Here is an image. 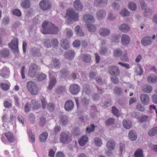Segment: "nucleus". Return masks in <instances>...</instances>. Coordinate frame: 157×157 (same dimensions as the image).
<instances>
[{
  "mask_svg": "<svg viewBox=\"0 0 157 157\" xmlns=\"http://www.w3.org/2000/svg\"><path fill=\"white\" fill-rule=\"evenodd\" d=\"M42 33L44 34H56L59 28L50 22L44 21L42 25Z\"/></svg>",
  "mask_w": 157,
  "mask_h": 157,
  "instance_id": "obj_1",
  "label": "nucleus"
},
{
  "mask_svg": "<svg viewBox=\"0 0 157 157\" xmlns=\"http://www.w3.org/2000/svg\"><path fill=\"white\" fill-rule=\"evenodd\" d=\"M27 86L32 95H35L38 93L39 89L35 83L30 81L28 83Z\"/></svg>",
  "mask_w": 157,
  "mask_h": 157,
  "instance_id": "obj_2",
  "label": "nucleus"
},
{
  "mask_svg": "<svg viewBox=\"0 0 157 157\" xmlns=\"http://www.w3.org/2000/svg\"><path fill=\"white\" fill-rule=\"evenodd\" d=\"M40 8L43 10H48L52 7L51 2L48 0H42L39 3Z\"/></svg>",
  "mask_w": 157,
  "mask_h": 157,
  "instance_id": "obj_3",
  "label": "nucleus"
},
{
  "mask_svg": "<svg viewBox=\"0 0 157 157\" xmlns=\"http://www.w3.org/2000/svg\"><path fill=\"white\" fill-rule=\"evenodd\" d=\"M66 14L69 19L75 21H77L78 19V13L73 9H69L67 11Z\"/></svg>",
  "mask_w": 157,
  "mask_h": 157,
  "instance_id": "obj_4",
  "label": "nucleus"
},
{
  "mask_svg": "<svg viewBox=\"0 0 157 157\" xmlns=\"http://www.w3.org/2000/svg\"><path fill=\"white\" fill-rule=\"evenodd\" d=\"M60 139L61 142L63 144L68 143L72 140L70 136L64 132H62L61 134Z\"/></svg>",
  "mask_w": 157,
  "mask_h": 157,
  "instance_id": "obj_5",
  "label": "nucleus"
},
{
  "mask_svg": "<svg viewBox=\"0 0 157 157\" xmlns=\"http://www.w3.org/2000/svg\"><path fill=\"white\" fill-rule=\"evenodd\" d=\"M38 67L35 64H32L29 67L28 74L32 77H35L37 73Z\"/></svg>",
  "mask_w": 157,
  "mask_h": 157,
  "instance_id": "obj_6",
  "label": "nucleus"
},
{
  "mask_svg": "<svg viewBox=\"0 0 157 157\" xmlns=\"http://www.w3.org/2000/svg\"><path fill=\"white\" fill-rule=\"evenodd\" d=\"M9 46L11 49L14 53L18 52L19 49L18 40L17 39H13L11 41L10 43L9 44Z\"/></svg>",
  "mask_w": 157,
  "mask_h": 157,
  "instance_id": "obj_7",
  "label": "nucleus"
},
{
  "mask_svg": "<svg viewBox=\"0 0 157 157\" xmlns=\"http://www.w3.org/2000/svg\"><path fill=\"white\" fill-rule=\"evenodd\" d=\"M109 73L111 75L113 76H117L120 73L119 69L116 66H110L108 68Z\"/></svg>",
  "mask_w": 157,
  "mask_h": 157,
  "instance_id": "obj_8",
  "label": "nucleus"
},
{
  "mask_svg": "<svg viewBox=\"0 0 157 157\" xmlns=\"http://www.w3.org/2000/svg\"><path fill=\"white\" fill-rule=\"evenodd\" d=\"M96 17L99 20L103 19L106 15V12L104 10H100L96 11Z\"/></svg>",
  "mask_w": 157,
  "mask_h": 157,
  "instance_id": "obj_9",
  "label": "nucleus"
},
{
  "mask_svg": "<svg viewBox=\"0 0 157 157\" xmlns=\"http://www.w3.org/2000/svg\"><path fill=\"white\" fill-rule=\"evenodd\" d=\"M4 135L7 140L10 143H12L15 141V138L14 137L13 134L10 132H6Z\"/></svg>",
  "mask_w": 157,
  "mask_h": 157,
  "instance_id": "obj_10",
  "label": "nucleus"
},
{
  "mask_svg": "<svg viewBox=\"0 0 157 157\" xmlns=\"http://www.w3.org/2000/svg\"><path fill=\"white\" fill-rule=\"evenodd\" d=\"M108 3V0H95L94 5L98 7L105 6Z\"/></svg>",
  "mask_w": 157,
  "mask_h": 157,
  "instance_id": "obj_11",
  "label": "nucleus"
},
{
  "mask_svg": "<svg viewBox=\"0 0 157 157\" xmlns=\"http://www.w3.org/2000/svg\"><path fill=\"white\" fill-rule=\"evenodd\" d=\"M70 90L72 94L74 95H76L79 92L80 90V88L77 84H74L70 86Z\"/></svg>",
  "mask_w": 157,
  "mask_h": 157,
  "instance_id": "obj_12",
  "label": "nucleus"
},
{
  "mask_svg": "<svg viewBox=\"0 0 157 157\" xmlns=\"http://www.w3.org/2000/svg\"><path fill=\"white\" fill-rule=\"evenodd\" d=\"M131 40L130 37L127 34H123L121 36V43L124 45L128 44Z\"/></svg>",
  "mask_w": 157,
  "mask_h": 157,
  "instance_id": "obj_13",
  "label": "nucleus"
},
{
  "mask_svg": "<svg viewBox=\"0 0 157 157\" xmlns=\"http://www.w3.org/2000/svg\"><path fill=\"white\" fill-rule=\"evenodd\" d=\"M75 55V53L74 51L70 49L64 53L65 57L70 60L72 59Z\"/></svg>",
  "mask_w": 157,
  "mask_h": 157,
  "instance_id": "obj_14",
  "label": "nucleus"
},
{
  "mask_svg": "<svg viewBox=\"0 0 157 157\" xmlns=\"http://www.w3.org/2000/svg\"><path fill=\"white\" fill-rule=\"evenodd\" d=\"M74 103L73 101L71 100L67 101L65 103L64 108L66 111H70L73 108Z\"/></svg>",
  "mask_w": 157,
  "mask_h": 157,
  "instance_id": "obj_15",
  "label": "nucleus"
},
{
  "mask_svg": "<svg viewBox=\"0 0 157 157\" xmlns=\"http://www.w3.org/2000/svg\"><path fill=\"white\" fill-rule=\"evenodd\" d=\"M140 100L142 103L144 105H147L149 102V98L146 94H141L140 97Z\"/></svg>",
  "mask_w": 157,
  "mask_h": 157,
  "instance_id": "obj_16",
  "label": "nucleus"
},
{
  "mask_svg": "<svg viewBox=\"0 0 157 157\" xmlns=\"http://www.w3.org/2000/svg\"><path fill=\"white\" fill-rule=\"evenodd\" d=\"M83 18L86 22L93 23L95 21V18L93 15L89 14H86L84 15Z\"/></svg>",
  "mask_w": 157,
  "mask_h": 157,
  "instance_id": "obj_17",
  "label": "nucleus"
},
{
  "mask_svg": "<svg viewBox=\"0 0 157 157\" xmlns=\"http://www.w3.org/2000/svg\"><path fill=\"white\" fill-rule=\"evenodd\" d=\"M141 42L144 46L150 45L152 43L151 37L149 36L145 37L142 39Z\"/></svg>",
  "mask_w": 157,
  "mask_h": 157,
  "instance_id": "obj_18",
  "label": "nucleus"
},
{
  "mask_svg": "<svg viewBox=\"0 0 157 157\" xmlns=\"http://www.w3.org/2000/svg\"><path fill=\"white\" fill-rule=\"evenodd\" d=\"M73 4L75 8L77 10H81L83 8V5L79 0H75Z\"/></svg>",
  "mask_w": 157,
  "mask_h": 157,
  "instance_id": "obj_19",
  "label": "nucleus"
},
{
  "mask_svg": "<svg viewBox=\"0 0 157 157\" xmlns=\"http://www.w3.org/2000/svg\"><path fill=\"white\" fill-rule=\"evenodd\" d=\"M60 45L64 49H68L69 47V44L67 40L66 39H62L60 41Z\"/></svg>",
  "mask_w": 157,
  "mask_h": 157,
  "instance_id": "obj_20",
  "label": "nucleus"
},
{
  "mask_svg": "<svg viewBox=\"0 0 157 157\" xmlns=\"http://www.w3.org/2000/svg\"><path fill=\"white\" fill-rule=\"evenodd\" d=\"M110 30L105 28H101L99 30L100 34L102 36H106L109 35Z\"/></svg>",
  "mask_w": 157,
  "mask_h": 157,
  "instance_id": "obj_21",
  "label": "nucleus"
},
{
  "mask_svg": "<svg viewBox=\"0 0 157 157\" xmlns=\"http://www.w3.org/2000/svg\"><path fill=\"white\" fill-rule=\"evenodd\" d=\"M81 58L83 62L86 63H90L91 60V56L88 54H82Z\"/></svg>",
  "mask_w": 157,
  "mask_h": 157,
  "instance_id": "obj_22",
  "label": "nucleus"
},
{
  "mask_svg": "<svg viewBox=\"0 0 157 157\" xmlns=\"http://www.w3.org/2000/svg\"><path fill=\"white\" fill-rule=\"evenodd\" d=\"M68 120L67 116L62 113L60 115V122L63 125H66Z\"/></svg>",
  "mask_w": 157,
  "mask_h": 157,
  "instance_id": "obj_23",
  "label": "nucleus"
},
{
  "mask_svg": "<svg viewBox=\"0 0 157 157\" xmlns=\"http://www.w3.org/2000/svg\"><path fill=\"white\" fill-rule=\"evenodd\" d=\"M83 94L85 93L88 95H90L91 92V90L90 89L88 84H84L83 87Z\"/></svg>",
  "mask_w": 157,
  "mask_h": 157,
  "instance_id": "obj_24",
  "label": "nucleus"
},
{
  "mask_svg": "<svg viewBox=\"0 0 157 157\" xmlns=\"http://www.w3.org/2000/svg\"><path fill=\"white\" fill-rule=\"evenodd\" d=\"M106 146L109 150L110 151L113 150L115 147V143L113 140H109L107 143Z\"/></svg>",
  "mask_w": 157,
  "mask_h": 157,
  "instance_id": "obj_25",
  "label": "nucleus"
},
{
  "mask_svg": "<svg viewBox=\"0 0 157 157\" xmlns=\"http://www.w3.org/2000/svg\"><path fill=\"white\" fill-rule=\"evenodd\" d=\"M119 29L124 32L127 33L130 30V28L126 24H123L120 25L119 27Z\"/></svg>",
  "mask_w": 157,
  "mask_h": 157,
  "instance_id": "obj_26",
  "label": "nucleus"
},
{
  "mask_svg": "<svg viewBox=\"0 0 157 157\" xmlns=\"http://www.w3.org/2000/svg\"><path fill=\"white\" fill-rule=\"evenodd\" d=\"M10 52L7 49H3L0 51V56L2 57L6 58L10 55Z\"/></svg>",
  "mask_w": 157,
  "mask_h": 157,
  "instance_id": "obj_27",
  "label": "nucleus"
},
{
  "mask_svg": "<svg viewBox=\"0 0 157 157\" xmlns=\"http://www.w3.org/2000/svg\"><path fill=\"white\" fill-rule=\"evenodd\" d=\"M48 134L47 132H44L40 134L39 136L40 141L42 143L46 142L48 136Z\"/></svg>",
  "mask_w": 157,
  "mask_h": 157,
  "instance_id": "obj_28",
  "label": "nucleus"
},
{
  "mask_svg": "<svg viewBox=\"0 0 157 157\" xmlns=\"http://www.w3.org/2000/svg\"><path fill=\"white\" fill-rule=\"evenodd\" d=\"M123 124L125 128L129 129L132 126V122L129 120H124L123 122Z\"/></svg>",
  "mask_w": 157,
  "mask_h": 157,
  "instance_id": "obj_29",
  "label": "nucleus"
},
{
  "mask_svg": "<svg viewBox=\"0 0 157 157\" xmlns=\"http://www.w3.org/2000/svg\"><path fill=\"white\" fill-rule=\"evenodd\" d=\"M90 102V99L83 96H82L80 103L82 105L84 106H88Z\"/></svg>",
  "mask_w": 157,
  "mask_h": 157,
  "instance_id": "obj_30",
  "label": "nucleus"
},
{
  "mask_svg": "<svg viewBox=\"0 0 157 157\" xmlns=\"http://www.w3.org/2000/svg\"><path fill=\"white\" fill-rule=\"evenodd\" d=\"M128 137L129 139L132 141L136 140L137 138L136 132L132 130L129 131L128 133Z\"/></svg>",
  "mask_w": 157,
  "mask_h": 157,
  "instance_id": "obj_31",
  "label": "nucleus"
},
{
  "mask_svg": "<svg viewBox=\"0 0 157 157\" xmlns=\"http://www.w3.org/2000/svg\"><path fill=\"white\" fill-rule=\"evenodd\" d=\"M31 5V2L29 0H22L21 3V6L24 8H28Z\"/></svg>",
  "mask_w": 157,
  "mask_h": 157,
  "instance_id": "obj_32",
  "label": "nucleus"
},
{
  "mask_svg": "<svg viewBox=\"0 0 157 157\" xmlns=\"http://www.w3.org/2000/svg\"><path fill=\"white\" fill-rule=\"evenodd\" d=\"M88 141L87 137L84 136H82L78 140V142L81 146L84 145Z\"/></svg>",
  "mask_w": 157,
  "mask_h": 157,
  "instance_id": "obj_33",
  "label": "nucleus"
},
{
  "mask_svg": "<svg viewBox=\"0 0 157 157\" xmlns=\"http://www.w3.org/2000/svg\"><path fill=\"white\" fill-rule=\"evenodd\" d=\"M10 84L5 83L3 82H1L0 83V88L2 90L4 91H7L9 90L10 88Z\"/></svg>",
  "mask_w": 157,
  "mask_h": 157,
  "instance_id": "obj_34",
  "label": "nucleus"
},
{
  "mask_svg": "<svg viewBox=\"0 0 157 157\" xmlns=\"http://www.w3.org/2000/svg\"><path fill=\"white\" fill-rule=\"evenodd\" d=\"M56 83V79L54 77H51L50 80V83L49 84L48 88L51 90L53 86H54Z\"/></svg>",
  "mask_w": 157,
  "mask_h": 157,
  "instance_id": "obj_35",
  "label": "nucleus"
},
{
  "mask_svg": "<svg viewBox=\"0 0 157 157\" xmlns=\"http://www.w3.org/2000/svg\"><path fill=\"white\" fill-rule=\"evenodd\" d=\"M30 105L33 109H38L40 107L37 101L35 99H33L31 100Z\"/></svg>",
  "mask_w": 157,
  "mask_h": 157,
  "instance_id": "obj_36",
  "label": "nucleus"
},
{
  "mask_svg": "<svg viewBox=\"0 0 157 157\" xmlns=\"http://www.w3.org/2000/svg\"><path fill=\"white\" fill-rule=\"evenodd\" d=\"M157 134V127L151 128L148 132V135L150 136H155Z\"/></svg>",
  "mask_w": 157,
  "mask_h": 157,
  "instance_id": "obj_37",
  "label": "nucleus"
},
{
  "mask_svg": "<svg viewBox=\"0 0 157 157\" xmlns=\"http://www.w3.org/2000/svg\"><path fill=\"white\" fill-rule=\"evenodd\" d=\"M61 76L64 78L67 77L69 74V71L67 69H63L60 72Z\"/></svg>",
  "mask_w": 157,
  "mask_h": 157,
  "instance_id": "obj_38",
  "label": "nucleus"
},
{
  "mask_svg": "<svg viewBox=\"0 0 157 157\" xmlns=\"http://www.w3.org/2000/svg\"><path fill=\"white\" fill-rule=\"evenodd\" d=\"M31 53L33 56H39L40 55L39 49L35 47H34L31 49Z\"/></svg>",
  "mask_w": 157,
  "mask_h": 157,
  "instance_id": "obj_39",
  "label": "nucleus"
},
{
  "mask_svg": "<svg viewBox=\"0 0 157 157\" xmlns=\"http://www.w3.org/2000/svg\"><path fill=\"white\" fill-rule=\"evenodd\" d=\"M152 87L148 85H144L143 87V90L144 92L145 93H150L152 91Z\"/></svg>",
  "mask_w": 157,
  "mask_h": 157,
  "instance_id": "obj_40",
  "label": "nucleus"
},
{
  "mask_svg": "<svg viewBox=\"0 0 157 157\" xmlns=\"http://www.w3.org/2000/svg\"><path fill=\"white\" fill-rule=\"evenodd\" d=\"M113 92L115 94L118 95L122 94L123 93V91L121 88L118 86H116L113 90Z\"/></svg>",
  "mask_w": 157,
  "mask_h": 157,
  "instance_id": "obj_41",
  "label": "nucleus"
},
{
  "mask_svg": "<svg viewBox=\"0 0 157 157\" xmlns=\"http://www.w3.org/2000/svg\"><path fill=\"white\" fill-rule=\"evenodd\" d=\"M128 6V8L132 11H135L137 9V7L136 4L133 2H129Z\"/></svg>",
  "mask_w": 157,
  "mask_h": 157,
  "instance_id": "obj_42",
  "label": "nucleus"
},
{
  "mask_svg": "<svg viewBox=\"0 0 157 157\" xmlns=\"http://www.w3.org/2000/svg\"><path fill=\"white\" fill-rule=\"evenodd\" d=\"M54 66L56 69H59L61 66L60 61L59 59H54L53 60Z\"/></svg>",
  "mask_w": 157,
  "mask_h": 157,
  "instance_id": "obj_43",
  "label": "nucleus"
},
{
  "mask_svg": "<svg viewBox=\"0 0 157 157\" xmlns=\"http://www.w3.org/2000/svg\"><path fill=\"white\" fill-rule=\"evenodd\" d=\"M9 73V72L7 70L5 69H2L1 71L0 74L2 77L4 78H6L8 77Z\"/></svg>",
  "mask_w": 157,
  "mask_h": 157,
  "instance_id": "obj_44",
  "label": "nucleus"
},
{
  "mask_svg": "<svg viewBox=\"0 0 157 157\" xmlns=\"http://www.w3.org/2000/svg\"><path fill=\"white\" fill-rule=\"evenodd\" d=\"M87 28L88 30L90 32H94L96 31V28L95 26L93 24H87Z\"/></svg>",
  "mask_w": 157,
  "mask_h": 157,
  "instance_id": "obj_45",
  "label": "nucleus"
},
{
  "mask_svg": "<svg viewBox=\"0 0 157 157\" xmlns=\"http://www.w3.org/2000/svg\"><path fill=\"white\" fill-rule=\"evenodd\" d=\"M135 157H143L142 150L141 149H137L134 154Z\"/></svg>",
  "mask_w": 157,
  "mask_h": 157,
  "instance_id": "obj_46",
  "label": "nucleus"
},
{
  "mask_svg": "<svg viewBox=\"0 0 157 157\" xmlns=\"http://www.w3.org/2000/svg\"><path fill=\"white\" fill-rule=\"evenodd\" d=\"M119 13L121 15L124 17L128 16L130 15V12L125 9L122 10Z\"/></svg>",
  "mask_w": 157,
  "mask_h": 157,
  "instance_id": "obj_47",
  "label": "nucleus"
},
{
  "mask_svg": "<svg viewBox=\"0 0 157 157\" xmlns=\"http://www.w3.org/2000/svg\"><path fill=\"white\" fill-rule=\"evenodd\" d=\"M43 44L44 46L47 48H49L51 46V40L49 39H46L44 40Z\"/></svg>",
  "mask_w": 157,
  "mask_h": 157,
  "instance_id": "obj_48",
  "label": "nucleus"
},
{
  "mask_svg": "<svg viewBox=\"0 0 157 157\" xmlns=\"http://www.w3.org/2000/svg\"><path fill=\"white\" fill-rule=\"evenodd\" d=\"M75 30L77 34L78 35L80 36H83L84 35V34L82 32V31L80 29V26L78 25L76 26L75 28Z\"/></svg>",
  "mask_w": 157,
  "mask_h": 157,
  "instance_id": "obj_49",
  "label": "nucleus"
},
{
  "mask_svg": "<svg viewBox=\"0 0 157 157\" xmlns=\"http://www.w3.org/2000/svg\"><path fill=\"white\" fill-rule=\"evenodd\" d=\"M28 133L29 138L31 139V140L33 142L35 141V135L32 132V130L31 129H29L28 130Z\"/></svg>",
  "mask_w": 157,
  "mask_h": 157,
  "instance_id": "obj_50",
  "label": "nucleus"
},
{
  "mask_svg": "<svg viewBox=\"0 0 157 157\" xmlns=\"http://www.w3.org/2000/svg\"><path fill=\"white\" fill-rule=\"evenodd\" d=\"M115 122L114 119L113 118H109L105 121V123L106 125L109 126L113 124Z\"/></svg>",
  "mask_w": 157,
  "mask_h": 157,
  "instance_id": "obj_51",
  "label": "nucleus"
},
{
  "mask_svg": "<svg viewBox=\"0 0 157 157\" xmlns=\"http://www.w3.org/2000/svg\"><path fill=\"white\" fill-rule=\"evenodd\" d=\"M124 52L120 57L121 59V60L127 62L128 60L127 55V51H124Z\"/></svg>",
  "mask_w": 157,
  "mask_h": 157,
  "instance_id": "obj_52",
  "label": "nucleus"
},
{
  "mask_svg": "<svg viewBox=\"0 0 157 157\" xmlns=\"http://www.w3.org/2000/svg\"><path fill=\"white\" fill-rule=\"evenodd\" d=\"M94 143L95 145L98 146H101L102 144L101 139L98 137L95 138L94 139Z\"/></svg>",
  "mask_w": 157,
  "mask_h": 157,
  "instance_id": "obj_53",
  "label": "nucleus"
},
{
  "mask_svg": "<svg viewBox=\"0 0 157 157\" xmlns=\"http://www.w3.org/2000/svg\"><path fill=\"white\" fill-rule=\"evenodd\" d=\"M46 122V118L44 117L40 118L39 125L41 127H43L45 124Z\"/></svg>",
  "mask_w": 157,
  "mask_h": 157,
  "instance_id": "obj_54",
  "label": "nucleus"
},
{
  "mask_svg": "<svg viewBox=\"0 0 157 157\" xmlns=\"http://www.w3.org/2000/svg\"><path fill=\"white\" fill-rule=\"evenodd\" d=\"M112 7L114 10H118L120 7L119 4L116 2H113L112 5Z\"/></svg>",
  "mask_w": 157,
  "mask_h": 157,
  "instance_id": "obj_55",
  "label": "nucleus"
},
{
  "mask_svg": "<svg viewBox=\"0 0 157 157\" xmlns=\"http://www.w3.org/2000/svg\"><path fill=\"white\" fill-rule=\"evenodd\" d=\"M55 105L54 104L52 103H49L47 107V109L50 112H52L54 110Z\"/></svg>",
  "mask_w": 157,
  "mask_h": 157,
  "instance_id": "obj_56",
  "label": "nucleus"
},
{
  "mask_svg": "<svg viewBox=\"0 0 157 157\" xmlns=\"http://www.w3.org/2000/svg\"><path fill=\"white\" fill-rule=\"evenodd\" d=\"M112 111L113 114L115 116L118 117L120 115L119 111L115 107H113L112 108Z\"/></svg>",
  "mask_w": 157,
  "mask_h": 157,
  "instance_id": "obj_57",
  "label": "nucleus"
},
{
  "mask_svg": "<svg viewBox=\"0 0 157 157\" xmlns=\"http://www.w3.org/2000/svg\"><path fill=\"white\" fill-rule=\"evenodd\" d=\"M51 44L54 47H57L59 44V42L58 40L56 38H54L52 39L51 40Z\"/></svg>",
  "mask_w": 157,
  "mask_h": 157,
  "instance_id": "obj_58",
  "label": "nucleus"
},
{
  "mask_svg": "<svg viewBox=\"0 0 157 157\" xmlns=\"http://www.w3.org/2000/svg\"><path fill=\"white\" fill-rule=\"evenodd\" d=\"M47 77L46 75L43 73L40 74L38 77V80L40 81L44 79H45Z\"/></svg>",
  "mask_w": 157,
  "mask_h": 157,
  "instance_id": "obj_59",
  "label": "nucleus"
},
{
  "mask_svg": "<svg viewBox=\"0 0 157 157\" xmlns=\"http://www.w3.org/2000/svg\"><path fill=\"white\" fill-rule=\"evenodd\" d=\"M122 52L120 49H117L114 51V56L115 57H119L121 55Z\"/></svg>",
  "mask_w": 157,
  "mask_h": 157,
  "instance_id": "obj_60",
  "label": "nucleus"
},
{
  "mask_svg": "<svg viewBox=\"0 0 157 157\" xmlns=\"http://www.w3.org/2000/svg\"><path fill=\"white\" fill-rule=\"evenodd\" d=\"M95 126L94 124H92L91 126L90 127H87L86 128V131L87 132L90 133L91 132H93L94 131Z\"/></svg>",
  "mask_w": 157,
  "mask_h": 157,
  "instance_id": "obj_61",
  "label": "nucleus"
},
{
  "mask_svg": "<svg viewBox=\"0 0 157 157\" xmlns=\"http://www.w3.org/2000/svg\"><path fill=\"white\" fill-rule=\"evenodd\" d=\"M137 109L141 112L144 111L145 110V108L142 105L140 104H138L136 106Z\"/></svg>",
  "mask_w": 157,
  "mask_h": 157,
  "instance_id": "obj_62",
  "label": "nucleus"
},
{
  "mask_svg": "<svg viewBox=\"0 0 157 157\" xmlns=\"http://www.w3.org/2000/svg\"><path fill=\"white\" fill-rule=\"evenodd\" d=\"M65 88L63 86H59L58 87L56 90V92L59 94L62 93L64 91Z\"/></svg>",
  "mask_w": 157,
  "mask_h": 157,
  "instance_id": "obj_63",
  "label": "nucleus"
},
{
  "mask_svg": "<svg viewBox=\"0 0 157 157\" xmlns=\"http://www.w3.org/2000/svg\"><path fill=\"white\" fill-rule=\"evenodd\" d=\"M156 77L151 78V77H149L147 78V81L149 82H151L152 83H155L157 81Z\"/></svg>",
  "mask_w": 157,
  "mask_h": 157,
  "instance_id": "obj_64",
  "label": "nucleus"
}]
</instances>
